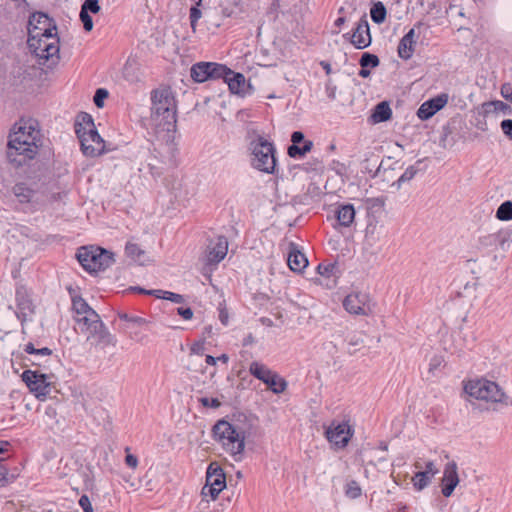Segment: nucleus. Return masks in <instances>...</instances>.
Listing matches in <instances>:
<instances>
[{
	"instance_id": "b1692460",
	"label": "nucleus",
	"mask_w": 512,
	"mask_h": 512,
	"mask_svg": "<svg viewBox=\"0 0 512 512\" xmlns=\"http://www.w3.org/2000/svg\"><path fill=\"white\" fill-rule=\"evenodd\" d=\"M416 37L415 29L412 28L401 38L398 45V55L401 59L409 60L413 56Z\"/></svg>"
},
{
	"instance_id": "680f3d73",
	"label": "nucleus",
	"mask_w": 512,
	"mask_h": 512,
	"mask_svg": "<svg viewBox=\"0 0 512 512\" xmlns=\"http://www.w3.org/2000/svg\"><path fill=\"white\" fill-rule=\"evenodd\" d=\"M125 463L127 466L135 469L138 465V459L136 456H134L132 454H127L125 457Z\"/></svg>"
},
{
	"instance_id": "58836bf2",
	"label": "nucleus",
	"mask_w": 512,
	"mask_h": 512,
	"mask_svg": "<svg viewBox=\"0 0 512 512\" xmlns=\"http://www.w3.org/2000/svg\"><path fill=\"white\" fill-rule=\"evenodd\" d=\"M125 252L127 256L132 258L133 260L140 261V257L144 254L137 244L127 243L125 247Z\"/></svg>"
},
{
	"instance_id": "bb28decb",
	"label": "nucleus",
	"mask_w": 512,
	"mask_h": 512,
	"mask_svg": "<svg viewBox=\"0 0 512 512\" xmlns=\"http://www.w3.org/2000/svg\"><path fill=\"white\" fill-rule=\"evenodd\" d=\"M335 214L339 225L343 227H349L354 222L355 209L352 204L340 205Z\"/></svg>"
},
{
	"instance_id": "f257e3e1",
	"label": "nucleus",
	"mask_w": 512,
	"mask_h": 512,
	"mask_svg": "<svg viewBox=\"0 0 512 512\" xmlns=\"http://www.w3.org/2000/svg\"><path fill=\"white\" fill-rule=\"evenodd\" d=\"M35 120H21L9 135L6 157L8 162L18 168L27 164L38 153L41 132Z\"/></svg>"
},
{
	"instance_id": "bf43d9fd",
	"label": "nucleus",
	"mask_w": 512,
	"mask_h": 512,
	"mask_svg": "<svg viewBox=\"0 0 512 512\" xmlns=\"http://www.w3.org/2000/svg\"><path fill=\"white\" fill-rule=\"evenodd\" d=\"M424 471H426L428 474H430V476H435L439 472L438 468L436 467V465L434 464L433 461H428L425 464Z\"/></svg>"
},
{
	"instance_id": "a878e982",
	"label": "nucleus",
	"mask_w": 512,
	"mask_h": 512,
	"mask_svg": "<svg viewBox=\"0 0 512 512\" xmlns=\"http://www.w3.org/2000/svg\"><path fill=\"white\" fill-rule=\"evenodd\" d=\"M287 263L292 271L302 272L307 267L308 260L301 251L292 246L288 254Z\"/></svg>"
},
{
	"instance_id": "dca6fc26",
	"label": "nucleus",
	"mask_w": 512,
	"mask_h": 512,
	"mask_svg": "<svg viewBox=\"0 0 512 512\" xmlns=\"http://www.w3.org/2000/svg\"><path fill=\"white\" fill-rule=\"evenodd\" d=\"M16 305V314L18 319L21 320L23 331L25 332L27 323L33 319L36 307L30 298L28 290L24 286H19L16 289Z\"/></svg>"
},
{
	"instance_id": "4c0bfd02",
	"label": "nucleus",
	"mask_w": 512,
	"mask_h": 512,
	"mask_svg": "<svg viewBox=\"0 0 512 512\" xmlns=\"http://www.w3.org/2000/svg\"><path fill=\"white\" fill-rule=\"evenodd\" d=\"M359 63L362 68H367V67L375 68L379 65L380 61H379V58L374 54L363 53L360 58Z\"/></svg>"
},
{
	"instance_id": "2f4dec72",
	"label": "nucleus",
	"mask_w": 512,
	"mask_h": 512,
	"mask_svg": "<svg viewBox=\"0 0 512 512\" xmlns=\"http://www.w3.org/2000/svg\"><path fill=\"white\" fill-rule=\"evenodd\" d=\"M313 148V142L310 140L304 141L302 146L291 145L288 147V155L291 158H299L305 156Z\"/></svg>"
},
{
	"instance_id": "6ab92c4d",
	"label": "nucleus",
	"mask_w": 512,
	"mask_h": 512,
	"mask_svg": "<svg viewBox=\"0 0 512 512\" xmlns=\"http://www.w3.org/2000/svg\"><path fill=\"white\" fill-rule=\"evenodd\" d=\"M86 335L87 341L90 342L91 345L102 349L107 346H115L117 342L115 336L109 332L102 321L91 327V330L86 333Z\"/></svg>"
},
{
	"instance_id": "7c9ffc66",
	"label": "nucleus",
	"mask_w": 512,
	"mask_h": 512,
	"mask_svg": "<svg viewBox=\"0 0 512 512\" xmlns=\"http://www.w3.org/2000/svg\"><path fill=\"white\" fill-rule=\"evenodd\" d=\"M434 476H430L426 471H418L412 477L413 487L417 491H422L426 487H428L432 481Z\"/></svg>"
},
{
	"instance_id": "cd10ccee",
	"label": "nucleus",
	"mask_w": 512,
	"mask_h": 512,
	"mask_svg": "<svg viewBox=\"0 0 512 512\" xmlns=\"http://www.w3.org/2000/svg\"><path fill=\"white\" fill-rule=\"evenodd\" d=\"M75 321L78 324L80 331L84 334L91 330V327L98 324L102 320L96 311L89 312L87 315L75 317Z\"/></svg>"
},
{
	"instance_id": "8fccbe9b",
	"label": "nucleus",
	"mask_w": 512,
	"mask_h": 512,
	"mask_svg": "<svg viewBox=\"0 0 512 512\" xmlns=\"http://www.w3.org/2000/svg\"><path fill=\"white\" fill-rule=\"evenodd\" d=\"M200 402H201V404L204 407L218 408L221 405L220 401L217 398H211L210 399V398H207V397H202L200 399Z\"/></svg>"
},
{
	"instance_id": "ea45409f",
	"label": "nucleus",
	"mask_w": 512,
	"mask_h": 512,
	"mask_svg": "<svg viewBox=\"0 0 512 512\" xmlns=\"http://www.w3.org/2000/svg\"><path fill=\"white\" fill-rule=\"evenodd\" d=\"M346 495L352 499H355L361 495V488L355 481H351L347 485Z\"/></svg>"
},
{
	"instance_id": "13d9d810",
	"label": "nucleus",
	"mask_w": 512,
	"mask_h": 512,
	"mask_svg": "<svg viewBox=\"0 0 512 512\" xmlns=\"http://www.w3.org/2000/svg\"><path fill=\"white\" fill-rule=\"evenodd\" d=\"M9 482V479H8V470L6 469L5 466H3L1 463H0V487L4 486L6 483Z\"/></svg>"
},
{
	"instance_id": "72a5a7b5",
	"label": "nucleus",
	"mask_w": 512,
	"mask_h": 512,
	"mask_svg": "<svg viewBox=\"0 0 512 512\" xmlns=\"http://www.w3.org/2000/svg\"><path fill=\"white\" fill-rule=\"evenodd\" d=\"M72 308H73L74 312L76 313L75 317L87 315L89 312L95 311L81 297H73L72 298Z\"/></svg>"
},
{
	"instance_id": "37998d69",
	"label": "nucleus",
	"mask_w": 512,
	"mask_h": 512,
	"mask_svg": "<svg viewBox=\"0 0 512 512\" xmlns=\"http://www.w3.org/2000/svg\"><path fill=\"white\" fill-rule=\"evenodd\" d=\"M80 19L83 23V27L86 31H91L93 29V20L89 13L82 10L80 11Z\"/></svg>"
},
{
	"instance_id": "052dcab7",
	"label": "nucleus",
	"mask_w": 512,
	"mask_h": 512,
	"mask_svg": "<svg viewBox=\"0 0 512 512\" xmlns=\"http://www.w3.org/2000/svg\"><path fill=\"white\" fill-rule=\"evenodd\" d=\"M292 145H298L301 142H304V134L301 131H295L291 135Z\"/></svg>"
},
{
	"instance_id": "4be33fe9",
	"label": "nucleus",
	"mask_w": 512,
	"mask_h": 512,
	"mask_svg": "<svg viewBox=\"0 0 512 512\" xmlns=\"http://www.w3.org/2000/svg\"><path fill=\"white\" fill-rule=\"evenodd\" d=\"M459 483L458 467L456 462L451 461L445 465L442 478V494L450 497Z\"/></svg>"
},
{
	"instance_id": "0eeeda50",
	"label": "nucleus",
	"mask_w": 512,
	"mask_h": 512,
	"mask_svg": "<svg viewBox=\"0 0 512 512\" xmlns=\"http://www.w3.org/2000/svg\"><path fill=\"white\" fill-rule=\"evenodd\" d=\"M76 256L81 266L90 273L104 270L114 263L113 254L100 247H81Z\"/></svg>"
},
{
	"instance_id": "c9c22d12",
	"label": "nucleus",
	"mask_w": 512,
	"mask_h": 512,
	"mask_svg": "<svg viewBox=\"0 0 512 512\" xmlns=\"http://www.w3.org/2000/svg\"><path fill=\"white\" fill-rule=\"evenodd\" d=\"M370 15L375 23L381 24L386 18V8L384 4L382 2L375 3L370 10Z\"/></svg>"
},
{
	"instance_id": "f3484780",
	"label": "nucleus",
	"mask_w": 512,
	"mask_h": 512,
	"mask_svg": "<svg viewBox=\"0 0 512 512\" xmlns=\"http://www.w3.org/2000/svg\"><path fill=\"white\" fill-rule=\"evenodd\" d=\"M52 33H57V27L48 15L37 12L30 16L28 23V37H38Z\"/></svg>"
},
{
	"instance_id": "39448f33",
	"label": "nucleus",
	"mask_w": 512,
	"mask_h": 512,
	"mask_svg": "<svg viewBox=\"0 0 512 512\" xmlns=\"http://www.w3.org/2000/svg\"><path fill=\"white\" fill-rule=\"evenodd\" d=\"M463 390L470 398L487 404H502L506 401L503 388L485 377L464 381Z\"/></svg>"
},
{
	"instance_id": "3c124183",
	"label": "nucleus",
	"mask_w": 512,
	"mask_h": 512,
	"mask_svg": "<svg viewBox=\"0 0 512 512\" xmlns=\"http://www.w3.org/2000/svg\"><path fill=\"white\" fill-rule=\"evenodd\" d=\"M134 290L140 292V293H145V294H148V295H153L157 298H160V299H164V296L163 295L164 293H166V291L164 290H145L143 288H140V287H135Z\"/></svg>"
},
{
	"instance_id": "20e7f679",
	"label": "nucleus",
	"mask_w": 512,
	"mask_h": 512,
	"mask_svg": "<svg viewBox=\"0 0 512 512\" xmlns=\"http://www.w3.org/2000/svg\"><path fill=\"white\" fill-rule=\"evenodd\" d=\"M213 435L224 451L235 461H240L245 449V432L232 423L219 420L213 427Z\"/></svg>"
},
{
	"instance_id": "7ed1b4c3",
	"label": "nucleus",
	"mask_w": 512,
	"mask_h": 512,
	"mask_svg": "<svg viewBox=\"0 0 512 512\" xmlns=\"http://www.w3.org/2000/svg\"><path fill=\"white\" fill-rule=\"evenodd\" d=\"M75 132L85 156L97 157L104 153V140L99 135L91 115L82 112L77 116Z\"/></svg>"
},
{
	"instance_id": "09e8293b",
	"label": "nucleus",
	"mask_w": 512,
	"mask_h": 512,
	"mask_svg": "<svg viewBox=\"0 0 512 512\" xmlns=\"http://www.w3.org/2000/svg\"><path fill=\"white\" fill-rule=\"evenodd\" d=\"M503 133L512 140V119H505L501 122Z\"/></svg>"
},
{
	"instance_id": "864d4df0",
	"label": "nucleus",
	"mask_w": 512,
	"mask_h": 512,
	"mask_svg": "<svg viewBox=\"0 0 512 512\" xmlns=\"http://www.w3.org/2000/svg\"><path fill=\"white\" fill-rule=\"evenodd\" d=\"M163 295H165L164 299L174 303H182L184 301V297L182 295L174 292L166 291V293H164Z\"/></svg>"
},
{
	"instance_id": "79ce46f5",
	"label": "nucleus",
	"mask_w": 512,
	"mask_h": 512,
	"mask_svg": "<svg viewBox=\"0 0 512 512\" xmlns=\"http://www.w3.org/2000/svg\"><path fill=\"white\" fill-rule=\"evenodd\" d=\"M81 9L87 13L91 12L95 14L100 11V6L98 4V0H85Z\"/></svg>"
},
{
	"instance_id": "6e6d98bb",
	"label": "nucleus",
	"mask_w": 512,
	"mask_h": 512,
	"mask_svg": "<svg viewBox=\"0 0 512 512\" xmlns=\"http://www.w3.org/2000/svg\"><path fill=\"white\" fill-rule=\"evenodd\" d=\"M364 343L363 334H354L349 338V345L350 346H360Z\"/></svg>"
},
{
	"instance_id": "5701e85b",
	"label": "nucleus",
	"mask_w": 512,
	"mask_h": 512,
	"mask_svg": "<svg viewBox=\"0 0 512 512\" xmlns=\"http://www.w3.org/2000/svg\"><path fill=\"white\" fill-rule=\"evenodd\" d=\"M351 43L357 49H364L371 44V35L368 21L363 17L357 24L350 37Z\"/></svg>"
},
{
	"instance_id": "e2e57ef3",
	"label": "nucleus",
	"mask_w": 512,
	"mask_h": 512,
	"mask_svg": "<svg viewBox=\"0 0 512 512\" xmlns=\"http://www.w3.org/2000/svg\"><path fill=\"white\" fill-rule=\"evenodd\" d=\"M192 354L203 355L204 353V345L201 343L193 344L190 348Z\"/></svg>"
},
{
	"instance_id": "9b49d317",
	"label": "nucleus",
	"mask_w": 512,
	"mask_h": 512,
	"mask_svg": "<svg viewBox=\"0 0 512 512\" xmlns=\"http://www.w3.org/2000/svg\"><path fill=\"white\" fill-rule=\"evenodd\" d=\"M24 352L29 356H24L22 352L12 353L11 364L14 367L16 364L27 367L29 365L41 367L47 362L48 357L52 355V350L44 347L36 349L32 343L25 345Z\"/></svg>"
},
{
	"instance_id": "5fc2aeb1",
	"label": "nucleus",
	"mask_w": 512,
	"mask_h": 512,
	"mask_svg": "<svg viewBox=\"0 0 512 512\" xmlns=\"http://www.w3.org/2000/svg\"><path fill=\"white\" fill-rule=\"evenodd\" d=\"M177 314L181 316L184 320H191L193 317V311L189 307H178Z\"/></svg>"
},
{
	"instance_id": "774afa93",
	"label": "nucleus",
	"mask_w": 512,
	"mask_h": 512,
	"mask_svg": "<svg viewBox=\"0 0 512 512\" xmlns=\"http://www.w3.org/2000/svg\"><path fill=\"white\" fill-rule=\"evenodd\" d=\"M8 446V442H0V463L6 459L2 454L8 451Z\"/></svg>"
},
{
	"instance_id": "69168bd1",
	"label": "nucleus",
	"mask_w": 512,
	"mask_h": 512,
	"mask_svg": "<svg viewBox=\"0 0 512 512\" xmlns=\"http://www.w3.org/2000/svg\"><path fill=\"white\" fill-rule=\"evenodd\" d=\"M129 338L136 341V342H142L143 339L145 338L144 335H142L140 332L138 331H130L129 332Z\"/></svg>"
},
{
	"instance_id": "6e6552de",
	"label": "nucleus",
	"mask_w": 512,
	"mask_h": 512,
	"mask_svg": "<svg viewBox=\"0 0 512 512\" xmlns=\"http://www.w3.org/2000/svg\"><path fill=\"white\" fill-rule=\"evenodd\" d=\"M21 377L30 392L42 401L50 395L56 381L54 374H47L40 370H25Z\"/></svg>"
},
{
	"instance_id": "423d86ee",
	"label": "nucleus",
	"mask_w": 512,
	"mask_h": 512,
	"mask_svg": "<svg viewBox=\"0 0 512 512\" xmlns=\"http://www.w3.org/2000/svg\"><path fill=\"white\" fill-rule=\"evenodd\" d=\"M252 151L251 165L253 168L267 173L276 172V150L272 142L262 136H258L250 144Z\"/></svg>"
},
{
	"instance_id": "f8f14e48",
	"label": "nucleus",
	"mask_w": 512,
	"mask_h": 512,
	"mask_svg": "<svg viewBox=\"0 0 512 512\" xmlns=\"http://www.w3.org/2000/svg\"><path fill=\"white\" fill-rule=\"evenodd\" d=\"M226 487V478L223 469L217 463H211L206 472V484L201 490L205 498L210 496L215 500L220 492Z\"/></svg>"
},
{
	"instance_id": "f704fd0d",
	"label": "nucleus",
	"mask_w": 512,
	"mask_h": 512,
	"mask_svg": "<svg viewBox=\"0 0 512 512\" xmlns=\"http://www.w3.org/2000/svg\"><path fill=\"white\" fill-rule=\"evenodd\" d=\"M496 218L500 221L512 220V201L507 200L498 207Z\"/></svg>"
},
{
	"instance_id": "4468645a",
	"label": "nucleus",
	"mask_w": 512,
	"mask_h": 512,
	"mask_svg": "<svg viewBox=\"0 0 512 512\" xmlns=\"http://www.w3.org/2000/svg\"><path fill=\"white\" fill-rule=\"evenodd\" d=\"M225 73V65L214 62H198L190 69L191 78L198 83L220 79Z\"/></svg>"
},
{
	"instance_id": "4d7b16f0",
	"label": "nucleus",
	"mask_w": 512,
	"mask_h": 512,
	"mask_svg": "<svg viewBox=\"0 0 512 512\" xmlns=\"http://www.w3.org/2000/svg\"><path fill=\"white\" fill-rule=\"evenodd\" d=\"M333 269H334L333 265L319 264L317 267L318 273L323 276H329Z\"/></svg>"
},
{
	"instance_id": "a211bd4d",
	"label": "nucleus",
	"mask_w": 512,
	"mask_h": 512,
	"mask_svg": "<svg viewBox=\"0 0 512 512\" xmlns=\"http://www.w3.org/2000/svg\"><path fill=\"white\" fill-rule=\"evenodd\" d=\"M512 232L510 230H499L495 233H489L479 238L478 244L480 249L497 248L502 251L508 250L512 242Z\"/></svg>"
},
{
	"instance_id": "f03ea898",
	"label": "nucleus",
	"mask_w": 512,
	"mask_h": 512,
	"mask_svg": "<svg viewBox=\"0 0 512 512\" xmlns=\"http://www.w3.org/2000/svg\"><path fill=\"white\" fill-rule=\"evenodd\" d=\"M151 120L159 132L171 133L176 131L177 104L170 87L162 86L151 92Z\"/></svg>"
},
{
	"instance_id": "a18cd8bd",
	"label": "nucleus",
	"mask_w": 512,
	"mask_h": 512,
	"mask_svg": "<svg viewBox=\"0 0 512 512\" xmlns=\"http://www.w3.org/2000/svg\"><path fill=\"white\" fill-rule=\"evenodd\" d=\"M443 362H444V360L441 356L432 357L429 362L428 372L434 375L435 371L442 366Z\"/></svg>"
},
{
	"instance_id": "e433bc0d",
	"label": "nucleus",
	"mask_w": 512,
	"mask_h": 512,
	"mask_svg": "<svg viewBox=\"0 0 512 512\" xmlns=\"http://www.w3.org/2000/svg\"><path fill=\"white\" fill-rule=\"evenodd\" d=\"M417 172H418L417 167H415L414 165L409 166L405 170V172L398 178V180L396 182L392 183V186H396L397 189H400L402 183L413 179L415 177V175L417 174Z\"/></svg>"
},
{
	"instance_id": "393cba45",
	"label": "nucleus",
	"mask_w": 512,
	"mask_h": 512,
	"mask_svg": "<svg viewBox=\"0 0 512 512\" xmlns=\"http://www.w3.org/2000/svg\"><path fill=\"white\" fill-rule=\"evenodd\" d=\"M226 73L221 75L220 79H223L232 93H240L245 85V77L241 73H235L225 66Z\"/></svg>"
},
{
	"instance_id": "338daca9",
	"label": "nucleus",
	"mask_w": 512,
	"mask_h": 512,
	"mask_svg": "<svg viewBox=\"0 0 512 512\" xmlns=\"http://www.w3.org/2000/svg\"><path fill=\"white\" fill-rule=\"evenodd\" d=\"M219 319L223 325L228 324V313L224 308L219 310Z\"/></svg>"
},
{
	"instance_id": "2eb2a0df",
	"label": "nucleus",
	"mask_w": 512,
	"mask_h": 512,
	"mask_svg": "<svg viewBox=\"0 0 512 512\" xmlns=\"http://www.w3.org/2000/svg\"><path fill=\"white\" fill-rule=\"evenodd\" d=\"M327 440L337 448H345L353 436V430L347 422L332 421L325 428Z\"/></svg>"
},
{
	"instance_id": "aec40b11",
	"label": "nucleus",
	"mask_w": 512,
	"mask_h": 512,
	"mask_svg": "<svg viewBox=\"0 0 512 512\" xmlns=\"http://www.w3.org/2000/svg\"><path fill=\"white\" fill-rule=\"evenodd\" d=\"M448 94L442 93L425 101L418 109L417 116L421 120H427L441 110L448 102Z\"/></svg>"
},
{
	"instance_id": "c03bdc74",
	"label": "nucleus",
	"mask_w": 512,
	"mask_h": 512,
	"mask_svg": "<svg viewBox=\"0 0 512 512\" xmlns=\"http://www.w3.org/2000/svg\"><path fill=\"white\" fill-rule=\"evenodd\" d=\"M201 15H202V13L198 8L192 7L190 9V23H191V28L194 32L196 30L197 22L201 18Z\"/></svg>"
},
{
	"instance_id": "0e129e2a",
	"label": "nucleus",
	"mask_w": 512,
	"mask_h": 512,
	"mask_svg": "<svg viewBox=\"0 0 512 512\" xmlns=\"http://www.w3.org/2000/svg\"><path fill=\"white\" fill-rule=\"evenodd\" d=\"M490 105H492L496 111H504L509 108L506 103L500 100L492 101Z\"/></svg>"
},
{
	"instance_id": "a19ab883",
	"label": "nucleus",
	"mask_w": 512,
	"mask_h": 512,
	"mask_svg": "<svg viewBox=\"0 0 512 512\" xmlns=\"http://www.w3.org/2000/svg\"><path fill=\"white\" fill-rule=\"evenodd\" d=\"M108 97V91L103 88L96 90L94 95V103L97 107L101 108L104 105V100Z\"/></svg>"
},
{
	"instance_id": "49530a36",
	"label": "nucleus",
	"mask_w": 512,
	"mask_h": 512,
	"mask_svg": "<svg viewBox=\"0 0 512 512\" xmlns=\"http://www.w3.org/2000/svg\"><path fill=\"white\" fill-rule=\"evenodd\" d=\"M79 505L84 512H93V507L87 495H82L79 499Z\"/></svg>"
},
{
	"instance_id": "c85d7f7f",
	"label": "nucleus",
	"mask_w": 512,
	"mask_h": 512,
	"mask_svg": "<svg viewBox=\"0 0 512 512\" xmlns=\"http://www.w3.org/2000/svg\"><path fill=\"white\" fill-rule=\"evenodd\" d=\"M392 110L387 102H380L374 108L372 118L375 123L385 122L391 118Z\"/></svg>"
},
{
	"instance_id": "9d476101",
	"label": "nucleus",
	"mask_w": 512,
	"mask_h": 512,
	"mask_svg": "<svg viewBox=\"0 0 512 512\" xmlns=\"http://www.w3.org/2000/svg\"><path fill=\"white\" fill-rule=\"evenodd\" d=\"M249 373L262 381L274 394H281L287 389V381L265 364L253 361L249 365Z\"/></svg>"
},
{
	"instance_id": "ddd939ff",
	"label": "nucleus",
	"mask_w": 512,
	"mask_h": 512,
	"mask_svg": "<svg viewBox=\"0 0 512 512\" xmlns=\"http://www.w3.org/2000/svg\"><path fill=\"white\" fill-rule=\"evenodd\" d=\"M343 306L350 314L368 316L373 313L374 303L368 293L352 292L345 297Z\"/></svg>"
},
{
	"instance_id": "412c9836",
	"label": "nucleus",
	"mask_w": 512,
	"mask_h": 512,
	"mask_svg": "<svg viewBox=\"0 0 512 512\" xmlns=\"http://www.w3.org/2000/svg\"><path fill=\"white\" fill-rule=\"evenodd\" d=\"M228 252V241L224 236L211 240L207 247V262L217 264L225 258Z\"/></svg>"
},
{
	"instance_id": "c756f323",
	"label": "nucleus",
	"mask_w": 512,
	"mask_h": 512,
	"mask_svg": "<svg viewBox=\"0 0 512 512\" xmlns=\"http://www.w3.org/2000/svg\"><path fill=\"white\" fill-rule=\"evenodd\" d=\"M13 193L21 203L31 202L35 196V192L23 183L16 184Z\"/></svg>"
},
{
	"instance_id": "de8ad7c7",
	"label": "nucleus",
	"mask_w": 512,
	"mask_h": 512,
	"mask_svg": "<svg viewBox=\"0 0 512 512\" xmlns=\"http://www.w3.org/2000/svg\"><path fill=\"white\" fill-rule=\"evenodd\" d=\"M121 320H125L130 322L132 325L141 326L146 323V320L141 317H130L127 314H122L119 316Z\"/></svg>"
},
{
	"instance_id": "1a4fd4ad",
	"label": "nucleus",
	"mask_w": 512,
	"mask_h": 512,
	"mask_svg": "<svg viewBox=\"0 0 512 512\" xmlns=\"http://www.w3.org/2000/svg\"><path fill=\"white\" fill-rule=\"evenodd\" d=\"M28 46L30 50L39 59L44 61L57 60L59 58V38L57 33L44 34L38 37H28Z\"/></svg>"
},
{
	"instance_id": "473e14b6",
	"label": "nucleus",
	"mask_w": 512,
	"mask_h": 512,
	"mask_svg": "<svg viewBox=\"0 0 512 512\" xmlns=\"http://www.w3.org/2000/svg\"><path fill=\"white\" fill-rule=\"evenodd\" d=\"M397 162L393 160L392 157H387L386 159H383L381 163L379 164L375 174L373 177H381L383 176L384 179H388L389 175L386 176V174L392 172L395 168L394 165H396Z\"/></svg>"
},
{
	"instance_id": "603ef678",
	"label": "nucleus",
	"mask_w": 512,
	"mask_h": 512,
	"mask_svg": "<svg viewBox=\"0 0 512 512\" xmlns=\"http://www.w3.org/2000/svg\"><path fill=\"white\" fill-rule=\"evenodd\" d=\"M501 95L512 103V83H505L501 87Z\"/></svg>"
}]
</instances>
